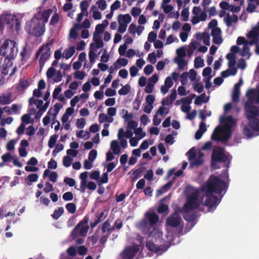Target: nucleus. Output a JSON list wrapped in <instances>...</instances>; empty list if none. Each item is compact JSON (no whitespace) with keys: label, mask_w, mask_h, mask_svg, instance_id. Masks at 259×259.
<instances>
[{"label":"nucleus","mask_w":259,"mask_h":259,"mask_svg":"<svg viewBox=\"0 0 259 259\" xmlns=\"http://www.w3.org/2000/svg\"><path fill=\"white\" fill-rule=\"evenodd\" d=\"M200 204L199 200V192L195 191L187 197V202L183 207L184 210H193L197 208Z\"/></svg>","instance_id":"6e6552de"},{"label":"nucleus","mask_w":259,"mask_h":259,"mask_svg":"<svg viewBox=\"0 0 259 259\" xmlns=\"http://www.w3.org/2000/svg\"><path fill=\"white\" fill-rule=\"evenodd\" d=\"M245 111L246 117L248 120L256 118L259 113V110L257 107L248 102L245 104Z\"/></svg>","instance_id":"f8f14e48"},{"label":"nucleus","mask_w":259,"mask_h":259,"mask_svg":"<svg viewBox=\"0 0 259 259\" xmlns=\"http://www.w3.org/2000/svg\"><path fill=\"white\" fill-rule=\"evenodd\" d=\"M59 21V16L57 13H55L52 17L50 25H55Z\"/></svg>","instance_id":"13d9d810"},{"label":"nucleus","mask_w":259,"mask_h":259,"mask_svg":"<svg viewBox=\"0 0 259 259\" xmlns=\"http://www.w3.org/2000/svg\"><path fill=\"white\" fill-rule=\"evenodd\" d=\"M156 246L155 244L151 241L146 242V247L150 251L154 252V250H156Z\"/></svg>","instance_id":"864d4df0"},{"label":"nucleus","mask_w":259,"mask_h":259,"mask_svg":"<svg viewBox=\"0 0 259 259\" xmlns=\"http://www.w3.org/2000/svg\"><path fill=\"white\" fill-rule=\"evenodd\" d=\"M55 73L56 69L54 67H51L48 69L46 75L48 78H51L55 75Z\"/></svg>","instance_id":"338daca9"},{"label":"nucleus","mask_w":259,"mask_h":259,"mask_svg":"<svg viewBox=\"0 0 259 259\" xmlns=\"http://www.w3.org/2000/svg\"><path fill=\"white\" fill-rule=\"evenodd\" d=\"M105 26L99 24L95 27V31L94 33V38L99 37V35L102 34L105 30Z\"/></svg>","instance_id":"7c9ffc66"},{"label":"nucleus","mask_w":259,"mask_h":259,"mask_svg":"<svg viewBox=\"0 0 259 259\" xmlns=\"http://www.w3.org/2000/svg\"><path fill=\"white\" fill-rule=\"evenodd\" d=\"M38 179V175L37 174H32L27 177L28 182H27L28 185H30L32 182H35Z\"/></svg>","instance_id":"37998d69"},{"label":"nucleus","mask_w":259,"mask_h":259,"mask_svg":"<svg viewBox=\"0 0 259 259\" xmlns=\"http://www.w3.org/2000/svg\"><path fill=\"white\" fill-rule=\"evenodd\" d=\"M145 169H146L145 167H139L136 169L132 174L133 180L140 177L143 170Z\"/></svg>","instance_id":"473e14b6"},{"label":"nucleus","mask_w":259,"mask_h":259,"mask_svg":"<svg viewBox=\"0 0 259 259\" xmlns=\"http://www.w3.org/2000/svg\"><path fill=\"white\" fill-rule=\"evenodd\" d=\"M62 198L65 201H71L73 198V193L71 192H67L63 194Z\"/></svg>","instance_id":"69168bd1"},{"label":"nucleus","mask_w":259,"mask_h":259,"mask_svg":"<svg viewBox=\"0 0 259 259\" xmlns=\"http://www.w3.org/2000/svg\"><path fill=\"white\" fill-rule=\"evenodd\" d=\"M196 37L198 39H203V43L206 46L210 45V36L208 33H197Z\"/></svg>","instance_id":"6ab92c4d"},{"label":"nucleus","mask_w":259,"mask_h":259,"mask_svg":"<svg viewBox=\"0 0 259 259\" xmlns=\"http://www.w3.org/2000/svg\"><path fill=\"white\" fill-rule=\"evenodd\" d=\"M240 94V89L234 88L233 92L232 95V100L233 102H238L239 100V96Z\"/></svg>","instance_id":"c9c22d12"},{"label":"nucleus","mask_w":259,"mask_h":259,"mask_svg":"<svg viewBox=\"0 0 259 259\" xmlns=\"http://www.w3.org/2000/svg\"><path fill=\"white\" fill-rule=\"evenodd\" d=\"M168 206L167 204L161 203L158 207L157 208V212L159 213H163L165 212H168Z\"/></svg>","instance_id":"c03bdc74"},{"label":"nucleus","mask_w":259,"mask_h":259,"mask_svg":"<svg viewBox=\"0 0 259 259\" xmlns=\"http://www.w3.org/2000/svg\"><path fill=\"white\" fill-rule=\"evenodd\" d=\"M75 52V47L74 46H71L64 51L63 57L66 59H68L74 54Z\"/></svg>","instance_id":"aec40b11"},{"label":"nucleus","mask_w":259,"mask_h":259,"mask_svg":"<svg viewBox=\"0 0 259 259\" xmlns=\"http://www.w3.org/2000/svg\"><path fill=\"white\" fill-rule=\"evenodd\" d=\"M246 36L248 38L259 39V32L257 29H255V27H254L248 32V33L246 35Z\"/></svg>","instance_id":"c756f323"},{"label":"nucleus","mask_w":259,"mask_h":259,"mask_svg":"<svg viewBox=\"0 0 259 259\" xmlns=\"http://www.w3.org/2000/svg\"><path fill=\"white\" fill-rule=\"evenodd\" d=\"M73 159L68 155L65 156L63 158V165L66 167H69Z\"/></svg>","instance_id":"a18cd8bd"},{"label":"nucleus","mask_w":259,"mask_h":259,"mask_svg":"<svg viewBox=\"0 0 259 259\" xmlns=\"http://www.w3.org/2000/svg\"><path fill=\"white\" fill-rule=\"evenodd\" d=\"M176 53L179 56L178 58H183L186 55L185 48L184 47L178 49Z\"/></svg>","instance_id":"5fc2aeb1"},{"label":"nucleus","mask_w":259,"mask_h":259,"mask_svg":"<svg viewBox=\"0 0 259 259\" xmlns=\"http://www.w3.org/2000/svg\"><path fill=\"white\" fill-rule=\"evenodd\" d=\"M226 189V183L218 177L212 175L207 181L206 187L203 188L206 193L205 206L208 209L215 208L219 203V200L218 197L212 195V193L221 194Z\"/></svg>","instance_id":"f03ea898"},{"label":"nucleus","mask_w":259,"mask_h":259,"mask_svg":"<svg viewBox=\"0 0 259 259\" xmlns=\"http://www.w3.org/2000/svg\"><path fill=\"white\" fill-rule=\"evenodd\" d=\"M204 66V60L200 57H197L194 60V67L196 68L202 67Z\"/></svg>","instance_id":"a19ab883"},{"label":"nucleus","mask_w":259,"mask_h":259,"mask_svg":"<svg viewBox=\"0 0 259 259\" xmlns=\"http://www.w3.org/2000/svg\"><path fill=\"white\" fill-rule=\"evenodd\" d=\"M64 209L63 207H60L57 209H55L54 213L51 214V217L55 220H58L64 213Z\"/></svg>","instance_id":"cd10ccee"},{"label":"nucleus","mask_w":259,"mask_h":259,"mask_svg":"<svg viewBox=\"0 0 259 259\" xmlns=\"http://www.w3.org/2000/svg\"><path fill=\"white\" fill-rule=\"evenodd\" d=\"M188 73L187 72L183 73L180 76V80L182 85H185L187 84V78Z\"/></svg>","instance_id":"052dcab7"},{"label":"nucleus","mask_w":259,"mask_h":259,"mask_svg":"<svg viewBox=\"0 0 259 259\" xmlns=\"http://www.w3.org/2000/svg\"><path fill=\"white\" fill-rule=\"evenodd\" d=\"M138 125V123L134 120H131L128 122L127 128L128 130H135Z\"/></svg>","instance_id":"680f3d73"},{"label":"nucleus","mask_w":259,"mask_h":259,"mask_svg":"<svg viewBox=\"0 0 259 259\" xmlns=\"http://www.w3.org/2000/svg\"><path fill=\"white\" fill-rule=\"evenodd\" d=\"M113 118L112 117H108L105 113H101L99 114V121L100 123H103L104 122H108L109 123L113 121Z\"/></svg>","instance_id":"a878e982"},{"label":"nucleus","mask_w":259,"mask_h":259,"mask_svg":"<svg viewBox=\"0 0 259 259\" xmlns=\"http://www.w3.org/2000/svg\"><path fill=\"white\" fill-rule=\"evenodd\" d=\"M22 60L27 59L29 58L30 55L27 50L26 47H24L22 51L20 53Z\"/></svg>","instance_id":"e2e57ef3"},{"label":"nucleus","mask_w":259,"mask_h":259,"mask_svg":"<svg viewBox=\"0 0 259 259\" xmlns=\"http://www.w3.org/2000/svg\"><path fill=\"white\" fill-rule=\"evenodd\" d=\"M58 138V136L57 135H54L50 137L48 142V146L50 148H53L54 147Z\"/></svg>","instance_id":"79ce46f5"},{"label":"nucleus","mask_w":259,"mask_h":259,"mask_svg":"<svg viewBox=\"0 0 259 259\" xmlns=\"http://www.w3.org/2000/svg\"><path fill=\"white\" fill-rule=\"evenodd\" d=\"M89 5L87 1H83L80 4V8L82 12L85 13V16H88L89 15L87 11Z\"/></svg>","instance_id":"58836bf2"},{"label":"nucleus","mask_w":259,"mask_h":259,"mask_svg":"<svg viewBox=\"0 0 259 259\" xmlns=\"http://www.w3.org/2000/svg\"><path fill=\"white\" fill-rule=\"evenodd\" d=\"M111 149L112 150L114 154L118 155L120 153V148L117 141L113 140L111 142Z\"/></svg>","instance_id":"393cba45"},{"label":"nucleus","mask_w":259,"mask_h":259,"mask_svg":"<svg viewBox=\"0 0 259 259\" xmlns=\"http://www.w3.org/2000/svg\"><path fill=\"white\" fill-rule=\"evenodd\" d=\"M118 22L119 23L118 31L121 33H124L126 31L127 24H124L122 22H120V20L119 19L118 20Z\"/></svg>","instance_id":"0e129e2a"},{"label":"nucleus","mask_w":259,"mask_h":259,"mask_svg":"<svg viewBox=\"0 0 259 259\" xmlns=\"http://www.w3.org/2000/svg\"><path fill=\"white\" fill-rule=\"evenodd\" d=\"M29 85V82L25 79H21L18 84L17 89L18 91L21 92L23 91Z\"/></svg>","instance_id":"c85d7f7f"},{"label":"nucleus","mask_w":259,"mask_h":259,"mask_svg":"<svg viewBox=\"0 0 259 259\" xmlns=\"http://www.w3.org/2000/svg\"><path fill=\"white\" fill-rule=\"evenodd\" d=\"M89 229V226L88 225V224L87 225H83L82 226L80 227L79 229V235L81 236L84 237L88 233V232Z\"/></svg>","instance_id":"de8ad7c7"},{"label":"nucleus","mask_w":259,"mask_h":259,"mask_svg":"<svg viewBox=\"0 0 259 259\" xmlns=\"http://www.w3.org/2000/svg\"><path fill=\"white\" fill-rule=\"evenodd\" d=\"M94 46V43H92L90 45V50L89 53V57L90 62L92 64H93L95 62V59H96V54L94 52V50H93V46Z\"/></svg>","instance_id":"2f4dec72"},{"label":"nucleus","mask_w":259,"mask_h":259,"mask_svg":"<svg viewBox=\"0 0 259 259\" xmlns=\"http://www.w3.org/2000/svg\"><path fill=\"white\" fill-rule=\"evenodd\" d=\"M221 123L224 124L226 127H228L226 129L228 133H230V128L235 124L233 117L230 115L228 116H221L220 117Z\"/></svg>","instance_id":"ddd939ff"},{"label":"nucleus","mask_w":259,"mask_h":259,"mask_svg":"<svg viewBox=\"0 0 259 259\" xmlns=\"http://www.w3.org/2000/svg\"><path fill=\"white\" fill-rule=\"evenodd\" d=\"M249 121V125L254 131H259V119L257 118L251 119Z\"/></svg>","instance_id":"412c9836"},{"label":"nucleus","mask_w":259,"mask_h":259,"mask_svg":"<svg viewBox=\"0 0 259 259\" xmlns=\"http://www.w3.org/2000/svg\"><path fill=\"white\" fill-rule=\"evenodd\" d=\"M53 39L48 42L41 47L36 53V58L40 55L39 60L40 68L44 67L46 61L49 58L51 55V46L53 44Z\"/></svg>","instance_id":"0eeeda50"},{"label":"nucleus","mask_w":259,"mask_h":259,"mask_svg":"<svg viewBox=\"0 0 259 259\" xmlns=\"http://www.w3.org/2000/svg\"><path fill=\"white\" fill-rule=\"evenodd\" d=\"M11 97V94H8L7 95H2L0 96V104L4 105L11 103L12 102Z\"/></svg>","instance_id":"4be33fe9"},{"label":"nucleus","mask_w":259,"mask_h":259,"mask_svg":"<svg viewBox=\"0 0 259 259\" xmlns=\"http://www.w3.org/2000/svg\"><path fill=\"white\" fill-rule=\"evenodd\" d=\"M217 163H223L229 167L231 163V157L229 153H225V150L220 147L213 149L211 156V165L214 168H219L216 166Z\"/></svg>","instance_id":"39448f33"},{"label":"nucleus","mask_w":259,"mask_h":259,"mask_svg":"<svg viewBox=\"0 0 259 259\" xmlns=\"http://www.w3.org/2000/svg\"><path fill=\"white\" fill-rule=\"evenodd\" d=\"M114 229V228L111 227L109 220L106 221L102 225V231L103 233L110 232Z\"/></svg>","instance_id":"bb28decb"},{"label":"nucleus","mask_w":259,"mask_h":259,"mask_svg":"<svg viewBox=\"0 0 259 259\" xmlns=\"http://www.w3.org/2000/svg\"><path fill=\"white\" fill-rule=\"evenodd\" d=\"M195 97L196 95L195 94H191L187 97L182 98L181 99L182 103L184 105H185V104H190L191 103L193 99Z\"/></svg>","instance_id":"8fccbe9b"},{"label":"nucleus","mask_w":259,"mask_h":259,"mask_svg":"<svg viewBox=\"0 0 259 259\" xmlns=\"http://www.w3.org/2000/svg\"><path fill=\"white\" fill-rule=\"evenodd\" d=\"M13 60L10 59L5 58L3 64L0 67L2 74L5 75L8 74L9 68L11 67L13 64Z\"/></svg>","instance_id":"2eb2a0df"},{"label":"nucleus","mask_w":259,"mask_h":259,"mask_svg":"<svg viewBox=\"0 0 259 259\" xmlns=\"http://www.w3.org/2000/svg\"><path fill=\"white\" fill-rule=\"evenodd\" d=\"M89 221V217L87 215L85 216L83 219L82 221H81L72 231L71 233V236L73 238L76 237L79 233V230L80 227L83 225H87V224H88Z\"/></svg>","instance_id":"4468645a"},{"label":"nucleus","mask_w":259,"mask_h":259,"mask_svg":"<svg viewBox=\"0 0 259 259\" xmlns=\"http://www.w3.org/2000/svg\"><path fill=\"white\" fill-rule=\"evenodd\" d=\"M18 52L17 44L15 41L7 39L4 41L0 48L1 55L5 58L14 60Z\"/></svg>","instance_id":"423d86ee"},{"label":"nucleus","mask_w":259,"mask_h":259,"mask_svg":"<svg viewBox=\"0 0 259 259\" xmlns=\"http://www.w3.org/2000/svg\"><path fill=\"white\" fill-rule=\"evenodd\" d=\"M66 208L71 213H74L76 210V206L73 203H68L66 205Z\"/></svg>","instance_id":"09e8293b"},{"label":"nucleus","mask_w":259,"mask_h":259,"mask_svg":"<svg viewBox=\"0 0 259 259\" xmlns=\"http://www.w3.org/2000/svg\"><path fill=\"white\" fill-rule=\"evenodd\" d=\"M52 13L53 10L50 9L37 12L30 20L26 22L25 31L35 37L42 35L46 31V24Z\"/></svg>","instance_id":"f257e3e1"},{"label":"nucleus","mask_w":259,"mask_h":259,"mask_svg":"<svg viewBox=\"0 0 259 259\" xmlns=\"http://www.w3.org/2000/svg\"><path fill=\"white\" fill-rule=\"evenodd\" d=\"M226 128L221 126H217L214 130L211 139L215 141H227L231 136L230 133H226Z\"/></svg>","instance_id":"1a4fd4ad"},{"label":"nucleus","mask_w":259,"mask_h":259,"mask_svg":"<svg viewBox=\"0 0 259 259\" xmlns=\"http://www.w3.org/2000/svg\"><path fill=\"white\" fill-rule=\"evenodd\" d=\"M30 117L29 114H25L21 117V120L23 122L26 123V124H29L30 123H33L34 120H30Z\"/></svg>","instance_id":"4d7b16f0"},{"label":"nucleus","mask_w":259,"mask_h":259,"mask_svg":"<svg viewBox=\"0 0 259 259\" xmlns=\"http://www.w3.org/2000/svg\"><path fill=\"white\" fill-rule=\"evenodd\" d=\"M145 215L147 218L149 223L146 219H143L138 222L137 227L144 234L150 238L153 237L156 234V230L155 225L158 222L159 217L154 212H147Z\"/></svg>","instance_id":"7ed1b4c3"},{"label":"nucleus","mask_w":259,"mask_h":259,"mask_svg":"<svg viewBox=\"0 0 259 259\" xmlns=\"http://www.w3.org/2000/svg\"><path fill=\"white\" fill-rule=\"evenodd\" d=\"M175 62L178 64L180 69H183L185 66L187 65V61L183 58H176Z\"/></svg>","instance_id":"72a5a7b5"},{"label":"nucleus","mask_w":259,"mask_h":259,"mask_svg":"<svg viewBox=\"0 0 259 259\" xmlns=\"http://www.w3.org/2000/svg\"><path fill=\"white\" fill-rule=\"evenodd\" d=\"M2 159L3 162H8L13 159L14 157L10 153L7 152L2 156Z\"/></svg>","instance_id":"3c124183"},{"label":"nucleus","mask_w":259,"mask_h":259,"mask_svg":"<svg viewBox=\"0 0 259 259\" xmlns=\"http://www.w3.org/2000/svg\"><path fill=\"white\" fill-rule=\"evenodd\" d=\"M96 4L98 8L102 11L104 10L107 7V3L105 0H99L97 1Z\"/></svg>","instance_id":"bf43d9fd"},{"label":"nucleus","mask_w":259,"mask_h":259,"mask_svg":"<svg viewBox=\"0 0 259 259\" xmlns=\"http://www.w3.org/2000/svg\"><path fill=\"white\" fill-rule=\"evenodd\" d=\"M128 63V60L125 58H118L114 63V67L116 69H119L121 66H125Z\"/></svg>","instance_id":"b1692460"},{"label":"nucleus","mask_w":259,"mask_h":259,"mask_svg":"<svg viewBox=\"0 0 259 259\" xmlns=\"http://www.w3.org/2000/svg\"><path fill=\"white\" fill-rule=\"evenodd\" d=\"M204 156L203 153H199L197 157H196L193 160H192L191 161H190V167H193L195 166L198 167L199 166L203 163V160L202 159V157Z\"/></svg>","instance_id":"dca6fc26"},{"label":"nucleus","mask_w":259,"mask_h":259,"mask_svg":"<svg viewBox=\"0 0 259 259\" xmlns=\"http://www.w3.org/2000/svg\"><path fill=\"white\" fill-rule=\"evenodd\" d=\"M120 20V22H122L124 24H127L132 21V18L130 14H126L124 15L119 14L117 17V21L118 20Z\"/></svg>","instance_id":"5701e85b"},{"label":"nucleus","mask_w":259,"mask_h":259,"mask_svg":"<svg viewBox=\"0 0 259 259\" xmlns=\"http://www.w3.org/2000/svg\"><path fill=\"white\" fill-rule=\"evenodd\" d=\"M181 16L184 21H187L188 20L189 16L188 8H185L182 11Z\"/></svg>","instance_id":"6e6d98bb"},{"label":"nucleus","mask_w":259,"mask_h":259,"mask_svg":"<svg viewBox=\"0 0 259 259\" xmlns=\"http://www.w3.org/2000/svg\"><path fill=\"white\" fill-rule=\"evenodd\" d=\"M91 27L90 21L89 19H86L83 22L82 25L79 24H76L75 25V27L77 29H81L82 27H83L86 29H88Z\"/></svg>","instance_id":"f704fd0d"},{"label":"nucleus","mask_w":259,"mask_h":259,"mask_svg":"<svg viewBox=\"0 0 259 259\" xmlns=\"http://www.w3.org/2000/svg\"><path fill=\"white\" fill-rule=\"evenodd\" d=\"M131 91V86L129 84H126L123 86L119 91L118 94L120 95H126Z\"/></svg>","instance_id":"ea45409f"},{"label":"nucleus","mask_w":259,"mask_h":259,"mask_svg":"<svg viewBox=\"0 0 259 259\" xmlns=\"http://www.w3.org/2000/svg\"><path fill=\"white\" fill-rule=\"evenodd\" d=\"M93 39L95 41L96 47H95V45L93 46V50L96 51L97 49H99L103 47L104 43L103 40L101 38H96V37H94Z\"/></svg>","instance_id":"e433bc0d"},{"label":"nucleus","mask_w":259,"mask_h":259,"mask_svg":"<svg viewBox=\"0 0 259 259\" xmlns=\"http://www.w3.org/2000/svg\"><path fill=\"white\" fill-rule=\"evenodd\" d=\"M241 56L245 57L247 56V59H249L251 55L250 53V49L248 46L244 45L243 49L240 53Z\"/></svg>","instance_id":"4c0bfd02"},{"label":"nucleus","mask_w":259,"mask_h":259,"mask_svg":"<svg viewBox=\"0 0 259 259\" xmlns=\"http://www.w3.org/2000/svg\"><path fill=\"white\" fill-rule=\"evenodd\" d=\"M20 21L16 15L3 13L0 15V31L6 27L10 32L18 31L20 28Z\"/></svg>","instance_id":"20e7f679"},{"label":"nucleus","mask_w":259,"mask_h":259,"mask_svg":"<svg viewBox=\"0 0 259 259\" xmlns=\"http://www.w3.org/2000/svg\"><path fill=\"white\" fill-rule=\"evenodd\" d=\"M182 219L176 211L171 213L166 220V225L171 228H177L181 225Z\"/></svg>","instance_id":"9d476101"},{"label":"nucleus","mask_w":259,"mask_h":259,"mask_svg":"<svg viewBox=\"0 0 259 259\" xmlns=\"http://www.w3.org/2000/svg\"><path fill=\"white\" fill-rule=\"evenodd\" d=\"M139 250L138 246L126 247L121 253L122 259H133Z\"/></svg>","instance_id":"9b49d317"},{"label":"nucleus","mask_w":259,"mask_h":259,"mask_svg":"<svg viewBox=\"0 0 259 259\" xmlns=\"http://www.w3.org/2000/svg\"><path fill=\"white\" fill-rule=\"evenodd\" d=\"M97 156V151L95 150H92L89 154L88 159L91 162H93Z\"/></svg>","instance_id":"603ef678"},{"label":"nucleus","mask_w":259,"mask_h":259,"mask_svg":"<svg viewBox=\"0 0 259 259\" xmlns=\"http://www.w3.org/2000/svg\"><path fill=\"white\" fill-rule=\"evenodd\" d=\"M246 96L247 97V101L250 103H253L255 102L256 99V92L253 89H250L247 90L246 93Z\"/></svg>","instance_id":"a211bd4d"},{"label":"nucleus","mask_w":259,"mask_h":259,"mask_svg":"<svg viewBox=\"0 0 259 259\" xmlns=\"http://www.w3.org/2000/svg\"><path fill=\"white\" fill-rule=\"evenodd\" d=\"M187 154L188 155L189 162L191 161L192 160H193L196 157V149L194 147L192 148L188 151Z\"/></svg>","instance_id":"49530a36"},{"label":"nucleus","mask_w":259,"mask_h":259,"mask_svg":"<svg viewBox=\"0 0 259 259\" xmlns=\"http://www.w3.org/2000/svg\"><path fill=\"white\" fill-rule=\"evenodd\" d=\"M191 210L186 211L183 210V217L186 221L189 222H194L196 218L195 213L191 212Z\"/></svg>","instance_id":"f3484780"},{"label":"nucleus","mask_w":259,"mask_h":259,"mask_svg":"<svg viewBox=\"0 0 259 259\" xmlns=\"http://www.w3.org/2000/svg\"><path fill=\"white\" fill-rule=\"evenodd\" d=\"M148 60L151 64H155L157 61L155 53L153 52L149 54L148 56Z\"/></svg>","instance_id":"774afa93"}]
</instances>
